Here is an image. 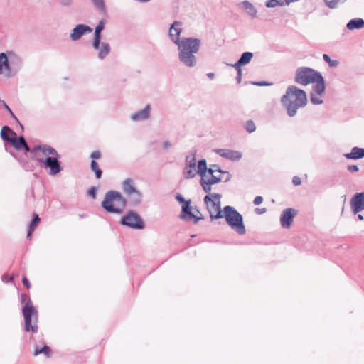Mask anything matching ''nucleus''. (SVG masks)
Segmentation results:
<instances>
[{
    "mask_svg": "<svg viewBox=\"0 0 364 364\" xmlns=\"http://www.w3.org/2000/svg\"><path fill=\"white\" fill-rule=\"evenodd\" d=\"M198 173L200 176V183L203 190L208 195L204 197V203L210 213L211 219L223 218V211L220 208L221 195L211 193L212 186L220 182H228L231 178V174L223 171L217 164H211L207 168L206 161L200 160L198 164Z\"/></svg>",
    "mask_w": 364,
    "mask_h": 364,
    "instance_id": "obj_1",
    "label": "nucleus"
},
{
    "mask_svg": "<svg viewBox=\"0 0 364 364\" xmlns=\"http://www.w3.org/2000/svg\"><path fill=\"white\" fill-rule=\"evenodd\" d=\"M32 159L42 163L44 168L48 170L50 176L59 173L63 168L59 161L60 154L58 151L48 144L35 146L31 151Z\"/></svg>",
    "mask_w": 364,
    "mask_h": 364,
    "instance_id": "obj_2",
    "label": "nucleus"
},
{
    "mask_svg": "<svg viewBox=\"0 0 364 364\" xmlns=\"http://www.w3.org/2000/svg\"><path fill=\"white\" fill-rule=\"evenodd\" d=\"M201 47V41L193 37L182 38V42L177 45L179 62L186 68H194L198 64L196 54Z\"/></svg>",
    "mask_w": 364,
    "mask_h": 364,
    "instance_id": "obj_3",
    "label": "nucleus"
},
{
    "mask_svg": "<svg viewBox=\"0 0 364 364\" xmlns=\"http://www.w3.org/2000/svg\"><path fill=\"white\" fill-rule=\"evenodd\" d=\"M281 102L286 108L287 114L294 117L299 108L306 105L308 99L306 92L296 86H289L286 93L281 98Z\"/></svg>",
    "mask_w": 364,
    "mask_h": 364,
    "instance_id": "obj_4",
    "label": "nucleus"
},
{
    "mask_svg": "<svg viewBox=\"0 0 364 364\" xmlns=\"http://www.w3.org/2000/svg\"><path fill=\"white\" fill-rule=\"evenodd\" d=\"M295 81L302 85L315 84L314 90L319 95L325 92L326 87L323 77L313 69L306 67L299 68L296 73Z\"/></svg>",
    "mask_w": 364,
    "mask_h": 364,
    "instance_id": "obj_5",
    "label": "nucleus"
},
{
    "mask_svg": "<svg viewBox=\"0 0 364 364\" xmlns=\"http://www.w3.org/2000/svg\"><path fill=\"white\" fill-rule=\"evenodd\" d=\"M127 203V200L119 192L109 191L105 193L101 205L107 213L120 214L124 211Z\"/></svg>",
    "mask_w": 364,
    "mask_h": 364,
    "instance_id": "obj_6",
    "label": "nucleus"
},
{
    "mask_svg": "<svg viewBox=\"0 0 364 364\" xmlns=\"http://www.w3.org/2000/svg\"><path fill=\"white\" fill-rule=\"evenodd\" d=\"M223 218H225L229 226L240 235L245 233L242 217L233 207L227 205L223 208Z\"/></svg>",
    "mask_w": 364,
    "mask_h": 364,
    "instance_id": "obj_7",
    "label": "nucleus"
},
{
    "mask_svg": "<svg viewBox=\"0 0 364 364\" xmlns=\"http://www.w3.org/2000/svg\"><path fill=\"white\" fill-rule=\"evenodd\" d=\"M25 321V331L36 333L38 331V315L37 311L33 306L31 301L27 302L22 309Z\"/></svg>",
    "mask_w": 364,
    "mask_h": 364,
    "instance_id": "obj_8",
    "label": "nucleus"
},
{
    "mask_svg": "<svg viewBox=\"0 0 364 364\" xmlns=\"http://www.w3.org/2000/svg\"><path fill=\"white\" fill-rule=\"evenodd\" d=\"M122 189L127 196L132 205H137L142 200V193L136 188L135 183L131 178H127L122 183Z\"/></svg>",
    "mask_w": 364,
    "mask_h": 364,
    "instance_id": "obj_9",
    "label": "nucleus"
},
{
    "mask_svg": "<svg viewBox=\"0 0 364 364\" xmlns=\"http://www.w3.org/2000/svg\"><path fill=\"white\" fill-rule=\"evenodd\" d=\"M120 223L132 229L141 230L144 229V222L140 215L134 211H129L127 214L124 215Z\"/></svg>",
    "mask_w": 364,
    "mask_h": 364,
    "instance_id": "obj_10",
    "label": "nucleus"
},
{
    "mask_svg": "<svg viewBox=\"0 0 364 364\" xmlns=\"http://www.w3.org/2000/svg\"><path fill=\"white\" fill-rule=\"evenodd\" d=\"M21 67V60L19 57L13 53L7 56V63H5V73L8 77L16 75Z\"/></svg>",
    "mask_w": 364,
    "mask_h": 364,
    "instance_id": "obj_11",
    "label": "nucleus"
},
{
    "mask_svg": "<svg viewBox=\"0 0 364 364\" xmlns=\"http://www.w3.org/2000/svg\"><path fill=\"white\" fill-rule=\"evenodd\" d=\"M176 198L179 203H184L182 206V212L181 214V218L182 219H184V220H188V221L193 219L194 223H196L198 221V220L200 219V218L196 216L191 212L192 208L190 207V201H186L184 198L180 194L177 195Z\"/></svg>",
    "mask_w": 364,
    "mask_h": 364,
    "instance_id": "obj_12",
    "label": "nucleus"
},
{
    "mask_svg": "<svg viewBox=\"0 0 364 364\" xmlns=\"http://www.w3.org/2000/svg\"><path fill=\"white\" fill-rule=\"evenodd\" d=\"M183 23L178 21H175L168 29V37L176 46L182 42V38L181 39Z\"/></svg>",
    "mask_w": 364,
    "mask_h": 364,
    "instance_id": "obj_13",
    "label": "nucleus"
},
{
    "mask_svg": "<svg viewBox=\"0 0 364 364\" xmlns=\"http://www.w3.org/2000/svg\"><path fill=\"white\" fill-rule=\"evenodd\" d=\"M3 140L10 142L12 146L18 151H25V154L30 152L31 154L32 149H30L27 142L23 136L17 137L16 136H11V139L5 138L3 136Z\"/></svg>",
    "mask_w": 364,
    "mask_h": 364,
    "instance_id": "obj_14",
    "label": "nucleus"
},
{
    "mask_svg": "<svg viewBox=\"0 0 364 364\" xmlns=\"http://www.w3.org/2000/svg\"><path fill=\"white\" fill-rule=\"evenodd\" d=\"M196 160L195 156H187L183 171V175L186 178H193L196 173L198 174V170H196Z\"/></svg>",
    "mask_w": 364,
    "mask_h": 364,
    "instance_id": "obj_15",
    "label": "nucleus"
},
{
    "mask_svg": "<svg viewBox=\"0 0 364 364\" xmlns=\"http://www.w3.org/2000/svg\"><path fill=\"white\" fill-rule=\"evenodd\" d=\"M92 29L87 25L78 24L72 31L70 38L73 41H78L81 37L87 33H90Z\"/></svg>",
    "mask_w": 364,
    "mask_h": 364,
    "instance_id": "obj_16",
    "label": "nucleus"
},
{
    "mask_svg": "<svg viewBox=\"0 0 364 364\" xmlns=\"http://www.w3.org/2000/svg\"><path fill=\"white\" fill-rule=\"evenodd\" d=\"M92 47L97 51V58L100 60H104L111 51L109 44L107 42H101V40H99L97 46L95 45V40H93Z\"/></svg>",
    "mask_w": 364,
    "mask_h": 364,
    "instance_id": "obj_17",
    "label": "nucleus"
},
{
    "mask_svg": "<svg viewBox=\"0 0 364 364\" xmlns=\"http://www.w3.org/2000/svg\"><path fill=\"white\" fill-rule=\"evenodd\" d=\"M350 207L355 214L364 210V192L357 193L350 200Z\"/></svg>",
    "mask_w": 364,
    "mask_h": 364,
    "instance_id": "obj_18",
    "label": "nucleus"
},
{
    "mask_svg": "<svg viewBox=\"0 0 364 364\" xmlns=\"http://www.w3.org/2000/svg\"><path fill=\"white\" fill-rule=\"evenodd\" d=\"M220 156L230 161H239L242 158V154L235 150L230 149H218L215 150Z\"/></svg>",
    "mask_w": 364,
    "mask_h": 364,
    "instance_id": "obj_19",
    "label": "nucleus"
},
{
    "mask_svg": "<svg viewBox=\"0 0 364 364\" xmlns=\"http://www.w3.org/2000/svg\"><path fill=\"white\" fill-rule=\"evenodd\" d=\"M296 215V210L295 209L291 208L285 209L280 218L282 226L285 228H289Z\"/></svg>",
    "mask_w": 364,
    "mask_h": 364,
    "instance_id": "obj_20",
    "label": "nucleus"
},
{
    "mask_svg": "<svg viewBox=\"0 0 364 364\" xmlns=\"http://www.w3.org/2000/svg\"><path fill=\"white\" fill-rule=\"evenodd\" d=\"M250 62V52L244 53L240 58L234 64L227 63L228 65L233 67L237 70V75L242 77V67Z\"/></svg>",
    "mask_w": 364,
    "mask_h": 364,
    "instance_id": "obj_21",
    "label": "nucleus"
},
{
    "mask_svg": "<svg viewBox=\"0 0 364 364\" xmlns=\"http://www.w3.org/2000/svg\"><path fill=\"white\" fill-rule=\"evenodd\" d=\"M151 106L146 105V107L140 111H138L131 115L130 118L134 122L144 121L149 118Z\"/></svg>",
    "mask_w": 364,
    "mask_h": 364,
    "instance_id": "obj_22",
    "label": "nucleus"
},
{
    "mask_svg": "<svg viewBox=\"0 0 364 364\" xmlns=\"http://www.w3.org/2000/svg\"><path fill=\"white\" fill-rule=\"evenodd\" d=\"M344 156L348 159H358L364 157V149L353 147L351 151L348 154H345Z\"/></svg>",
    "mask_w": 364,
    "mask_h": 364,
    "instance_id": "obj_23",
    "label": "nucleus"
},
{
    "mask_svg": "<svg viewBox=\"0 0 364 364\" xmlns=\"http://www.w3.org/2000/svg\"><path fill=\"white\" fill-rule=\"evenodd\" d=\"M347 28L349 30L363 28H364V20L362 18L352 19L348 23Z\"/></svg>",
    "mask_w": 364,
    "mask_h": 364,
    "instance_id": "obj_24",
    "label": "nucleus"
},
{
    "mask_svg": "<svg viewBox=\"0 0 364 364\" xmlns=\"http://www.w3.org/2000/svg\"><path fill=\"white\" fill-rule=\"evenodd\" d=\"M105 21L101 20L95 29L93 40L95 46H97L99 40H101V32L105 28Z\"/></svg>",
    "mask_w": 364,
    "mask_h": 364,
    "instance_id": "obj_25",
    "label": "nucleus"
},
{
    "mask_svg": "<svg viewBox=\"0 0 364 364\" xmlns=\"http://www.w3.org/2000/svg\"><path fill=\"white\" fill-rule=\"evenodd\" d=\"M40 354H43L46 358H50L51 356V350L48 346H44L42 348H39L38 346L35 347L33 355L37 356Z\"/></svg>",
    "mask_w": 364,
    "mask_h": 364,
    "instance_id": "obj_26",
    "label": "nucleus"
},
{
    "mask_svg": "<svg viewBox=\"0 0 364 364\" xmlns=\"http://www.w3.org/2000/svg\"><path fill=\"white\" fill-rule=\"evenodd\" d=\"M5 136V138L11 139V136H16V133L14 132L10 127L8 126L3 127L1 132V136L3 139V136Z\"/></svg>",
    "mask_w": 364,
    "mask_h": 364,
    "instance_id": "obj_27",
    "label": "nucleus"
},
{
    "mask_svg": "<svg viewBox=\"0 0 364 364\" xmlns=\"http://www.w3.org/2000/svg\"><path fill=\"white\" fill-rule=\"evenodd\" d=\"M39 222H40V218L38 215H36L29 225V229H28V232L27 234V238H29L31 236L32 232L34 231L36 225L38 224Z\"/></svg>",
    "mask_w": 364,
    "mask_h": 364,
    "instance_id": "obj_28",
    "label": "nucleus"
},
{
    "mask_svg": "<svg viewBox=\"0 0 364 364\" xmlns=\"http://www.w3.org/2000/svg\"><path fill=\"white\" fill-rule=\"evenodd\" d=\"M93 6L100 12H105L106 6L104 0H90Z\"/></svg>",
    "mask_w": 364,
    "mask_h": 364,
    "instance_id": "obj_29",
    "label": "nucleus"
},
{
    "mask_svg": "<svg viewBox=\"0 0 364 364\" xmlns=\"http://www.w3.org/2000/svg\"><path fill=\"white\" fill-rule=\"evenodd\" d=\"M90 168L92 169V171H93L95 172V177L98 179L100 178L102 176V171L99 168L98 164L95 160H92L91 161Z\"/></svg>",
    "mask_w": 364,
    "mask_h": 364,
    "instance_id": "obj_30",
    "label": "nucleus"
},
{
    "mask_svg": "<svg viewBox=\"0 0 364 364\" xmlns=\"http://www.w3.org/2000/svg\"><path fill=\"white\" fill-rule=\"evenodd\" d=\"M318 95L316 92H314L313 90V92L311 93V102L314 105H320L323 103V100L321 98V97L323 95Z\"/></svg>",
    "mask_w": 364,
    "mask_h": 364,
    "instance_id": "obj_31",
    "label": "nucleus"
},
{
    "mask_svg": "<svg viewBox=\"0 0 364 364\" xmlns=\"http://www.w3.org/2000/svg\"><path fill=\"white\" fill-rule=\"evenodd\" d=\"M7 63V55L4 53L0 54V74L5 70V63Z\"/></svg>",
    "mask_w": 364,
    "mask_h": 364,
    "instance_id": "obj_32",
    "label": "nucleus"
},
{
    "mask_svg": "<svg viewBox=\"0 0 364 364\" xmlns=\"http://www.w3.org/2000/svg\"><path fill=\"white\" fill-rule=\"evenodd\" d=\"M323 60L329 65L330 67H336L338 65V61L336 60H331L327 54H323Z\"/></svg>",
    "mask_w": 364,
    "mask_h": 364,
    "instance_id": "obj_33",
    "label": "nucleus"
},
{
    "mask_svg": "<svg viewBox=\"0 0 364 364\" xmlns=\"http://www.w3.org/2000/svg\"><path fill=\"white\" fill-rule=\"evenodd\" d=\"M239 6L241 8V9H242L243 11L247 12V14L250 13V2H249L248 1H244L241 2L239 4Z\"/></svg>",
    "mask_w": 364,
    "mask_h": 364,
    "instance_id": "obj_34",
    "label": "nucleus"
},
{
    "mask_svg": "<svg viewBox=\"0 0 364 364\" xmlns=\"http://www.w3.org/2000/svg\"><path fill=\"white\" fill-rule=\"evenodd\" d=\"M10 153L21 164H25L26 163V161L19 154H16V153H14V152H12V151H11Z\"/></svg>",
    "mask_w": 364,
    "mask_h": 364,
    "instance_id": "obj_35",
    "label": "nucleus"
},
{
    "mask_svg": "<svg viewBox=\"0 0 364 364\" xmlns=\"http://www.w3.org/2000/svg\"><path fill=\"white\" fill-rule=\"evenodd\" d=\"M282 3L279 2V0H269L266 3L267 7H274L278 5H282Z\"/></svg>",
    "mask_w": 364,
    "mask_h": 364,
    "instance_id": "obj_36",
    "label": "nucleus"
},
{
    "mask_svg": "<svg viewBox=\"0 0 364 364\" xmlns=\"http://www.w3.org/2000/svg\"><path fill=\"white\" fill-rule=\"evenodd\" d=\"M90 157L93 159H99L101 157V153L100 151H95L91 154Z\"/></svg>",
    "mask_w": 364,
    "mask_h": 364,
    "instance_id": "obj_37",
    "label": "nucleus"
},
{
    "mask_svg": "<svg viewBox=\"0 0 364 364\" xmlns=\"http://www.w3.org/2000/svg\"><path fill=\"white\" fill-rule=\"evenodd\" d=\"M96 188L95 187H92L89 189L88 191V194L92 198H96Z\"/></svg>",
    "mask_w": 364,
    "mask_h": 364,
    "instance_id": "obj_38",
    "label": "nucleus"
},
{
    "mask_svg": "<svg viewBox=\"0 0 364 364\" xmlns=\"http://www.w3.org/2000/svg\"><path fill=\"white\" fill-rule=\"evenodd\" d=\"M292 183L294 186H299L301 184V179L299 176H294Z\"/></svg>",
    "mask_w": 364,
    "mask_h": 364,
    "instance_id": "obj_39",
    "label": "nucleus"
},
{
    "mask_svg": "<svg viewBox=\"0 0 364 364\" xmlns=\"http://www.w3.org/2000/svg\"><path fill=\"white\" fill-rule=\"evenodd\" d=\"M172 146L171 143L169 141H164L162 143V147L164 149H168Z\"/></svg>",
    "mask_w": 364,
    "mask_h": 364,
    "instance_id": "obj_40",
    "label": "nucleus"
},
{
    "mask_svg": "<svg viewBox=\"0 0 364 364\" xmlns=\"http://www.w3.org/2000/svg\"><path fill=\"white\" fill-rule=\"evenodd\" d=\"M348 170L350 172L353 173V172L358 171L359 170V168H358V166H356V165H350V166H348Z\"/></svg>",
    "mask_w": 364,
    "mask_h": 364,
    "instance_id": "obj_41",
    "label": "nucleus"
},
{
    "mask_svg": "<svg viewBox=\"0 0 364 364\" xmlns=\"http://www.w3.org/2000/svg\"><path fill=\"white\" fill-rule=\"evenodd\" d=\"M29 301H31V299L28 295H26V294H21V302L22 303H25V304H26Z\"/></svg>",
    "mask_w": 364,
    "mask_h": 364,
    "instance_id": "obj_42",
    "label": "nucleus"
},
{
    "mask_svg": "<svg viewBox=\"0 0 364 364\" xmlns=\"http://www.w3.org/2000/svg\"><path fill=\"white\" fill-rule=\"evenodd\" d=\"M60 3L62 6H68L72 4V0H60Z\"/></svg>",
    "mask_w": 364,
    "mask_h": 364,
    "instance_id": "obj_43",
    "label": "nucleus"
},
{
    "mask_svg": "<svg viewBox=\"0 0 364 364\" xmlns=\"http://www.w3.org/2000/svg\"><path fill=\"white\" fill-rule=\"evenodd\" d=\"M262 201H263V198L262 196H257L254 200V203L255 205H259V204L262 203Z\"/></svg>",
    "mask_w": 364,
    "mask_h": 364,
    "instance_id": "obj_44",
    "label": "nucleus"
},
{
    "mask_svg": "<svg viewBox=\"0 0 364 364\" xmlns=\"http://www.w3.org/2000/svg\"><path fill=\"white\" fill-rule=\"evenodd\" d=\"M22 282H23V284L25 286H26V287H27L28 289H29V288H30L31 284H30L29 281L28 280V279H27V278L23 277V278L22 279Z\"/></svg>",
    "mask_w": 364,
    "mask_h": 364,
    "instance_id": "obj_45",
    "label": "nucleus"
},
{
    "mask_svg": "<svg viewBox=\"0 0 364 364\" xmlns=\"http://www.w3.org/2000/svg\"><path fill=\"white\" fill-rule=\"evenodd\" d=\"M252 84L255 85H259V86H262V85H270L269 83H267L266 82H252Z\"/></svg>",
    "mask_w": 364,
    "mask_h": 364,
    "instance_id": "obj_46",
    "label": "nucleus"
},
{
    "mask_svg": "<svg viewBox=\"0 0 364 364\" xmlns=\"http://www.w3.org/2000/svg\"><path fill=\"white\" fill-rule=\"evenodd\" d=\"M245 129L247 132L250 133V121H247L245 122Z\"/></svg>",
    "mask_w": 364,
    "mask_h": 364,
    "instance_id": "obj_47",
    "label": "nucleus"
},
{
    "mask_svg": "<svg viewBox=\"0 0 364 364\" xmlns=\"http://www.w3.org/2000/svg\"><path fill=\"white\" fill-rule=\"evenodd\" d=\"M266 210H267L266 208H256L255 211L257 214H262V213H265Z\"/></svg>",
    "mask_w": 364,
    "mask_h": 364,
    "instance_id": "obj_48",
    "label": "nucleus"
},
{
    "mask_svg": "<svg viewBox=\"0 0 364 364\" xmlns=\"http://www.w3.org/2000/svg\"><path fill=\"white\" fill-rule=\"evenodd\" d=\"M207 77L213 80L215 77V74L213 73H207Z\"/></svg>",
    "mask_w": 364,
    "mask_h": 364,
    "instance_id": "obj_49",
    "label": "nucleus"
},
{
    "mask_svg": "<svg viewBox=\"0 0 364 364\" xmlns=\"http://www.w3.org/2000/svg\"><path fill=\"white\" fill-rule=\"evenodd\" d=\"M2 279L4 282H8L11 281L12 279V278L11 277V278L8 279V277H6V276H3Z\"/></svg>",
    "mask_w": 364,
    "mask_h": 364,
    "instance_id": "obj_50",
    "label": "nucleus"
},
{
    "mask_svg": "<svg viewBox=\"0 0 364 364\" xmlns=\"http://www.w3.org/2000/svg\"><path fill=\"white\" fill-rule=\"evenodd\" d=\"M236 80H237V82L238 84H240V83L241 82V80H242V77H241V76H240V75H237V76H236Z\"/></svg>",
    "mask_w": 364,
    "mask_h": 364,
    "instance_id": "obj_51",
    "label": "nucleus"
},
{
    "mask_svg": "<svg viewBox=\"0 0 364 364\" xmlns=\"http://www.w3.org/2000/svg\"><path fill=\"white\" fill-rule=\"evenodd\" d=\"M1 102L6 109H8V108H9V106L6 105V103L4 100H2Z\"/></svg>",
    "mask_w": 364,
    "mask_h": 364,
    "instance_id": "obj_52",
    "label": "nucleus"
},
{
    "mask_svg": "<svg viewBox=\"0 0 364 364\" xmlns=\"http://www.w3.org/2000/svg\"><path fill=\"white\" fill-rule=\"evenodd\" d=\"M7 110H8V112L11 114V116H12V117H14L16 119H17L16 118V117L14 116V114H13V112H12V111L11 110V109H10V108H8V109H7Z\"/></svg>",
    "mask_w": 364,
    "mask_h": 364,
    "instance_id": "obj_53",
    "label": "nucleus"
},
{
    "mask_svg": "<svg viewBox=\"0 0 364 364\" xmlns=\"http://www.w3.org/2000/svg\"><path fill=\"white\" fill-rule=\"evenodd\" d=\"M358 217V218H359L360 220H362V219H363V216H362V215H360V214H359Z\"/></svg>",
    "mask_w": 364,
    "mask_h": 364,
    "instance_id": "obj_54",
    "label": "nucleus"
}]
</instances>
